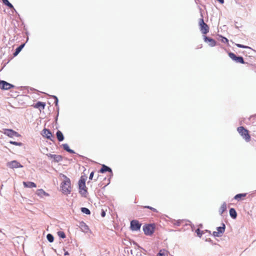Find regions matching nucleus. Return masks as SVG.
<instances>
[{
  "mask_svg": "<svg viewBox=\"0 0 256 256\" xmlns=\"http://www.w3.org/2000/svg\"><path fill=\"white\" fill-rule=\"evenodd\" d=\"M60 177L63 178V181L60 184L62 192L66 195L70 194L72 191L71 182L70 179L64 174H60Z\"/></svg>",
  "mask_w": 256,
  "mask_h": 256,
  "instance_id": "nucleus-1",
  "label": "nucleus"
},
{
  "mask_svg": "<svg viewBox=\"0 0 256 256\" xmlns=\"http://www.w3.org/2000/svg\"><path fill=\"white\" fill-rule=\"evenodd\" d=\"M79 192L82 196L86 197L87 194V188L86 186V179L81 176L78 181Z\"/></svg>",
  "mask_w": 256,
  "mask_h": 256,
  "instance_id": "nucleus-2",
  "label": "nucleus"
},
{
  "mask_svg": "<svg viewBox=\"0 0 256 256\" xmlns=\"http://www.w3.org/2000/svg\"><path fill=\"white\" fill-rule=\"evenodd\" d=\"M237 130L238 133L245 139L246 142H249L250 140V135L248 131L243 126L238 127Z\"/></svg>",
  "mask_w": 256,
  "mask_h": 256,
  "instance_id": "nucleus-3",
  "label": "nucleus"
},
{
  "mask_svg": "<svg viewBox=\"0 0 256 256\" xmlns=\"http://www.w3.org/2000/svg\"><path fill=\"white\" fill-rule=\"evenodd\" d=\"M106 172H109L110 174L108 176V178L107 180V183L104 186V187H105L106 186H107L108 184H110V179L112 175V170H111V168H110L107 166H106L104 164H102V168L98 171V172L102 173V174Z\"/></svg>",
  "mask_w": 256,
  "mask_h": 256,
  "instance_id": "nucleus-4",
  "label": "nucleus"
},
{
  "mask_svg": "<svg viewBox=\"0 0 256 256\" xmlns=\"http://www.w3.org/2000/svg\"><path fill=\"white\" fill-rule=\"evenodd\" d=\"M228 54L230 58L236 63H240L242 64H244L246 63L244 61L243 57L242 56H236V54L232 52H229Z\"/></svg>",
  "mask_w": 256,
  "mask_h": 256,
  "instance_id": "nucleus-5",
  "label": "nucleus"
},
{
  "mask_svg": "<svg viewBox=\"0 0 256 256\" xmlns=\"http://www.w3.org/2000/svg\"><path fill=\"white\" fill-rule=\"evenodd\" d=\"M154 224H146L143 226V230L145 234L147 236H151L154 232Z\"/></svg>",
  "mask_w": 256,
  "mask_h": 256,
  "instance_id": "nucleus-6",
  "label": "nucleus"
},
{
  "mask_svg": "<svg viewBox=\"0 0 256 256\" xmlns=\"http://www.w3.org/2000/svg\"><path fill=\"white\" fill-rule=\"evenodd\" d=\"M3 134L10 138L20 137V135L12 129L4 128L3 129Z\"/></svg>",
  "mask_w": 256,
  "mask_h": 256,
  "instance_id": "nucleus-7",
  "label": "nucleus"
},
{
  "mask_svg": "<svg viewBox=\"0 0 256 256\" xmlns=\"http://www.w3.org/2000/svg\"><path fill=\"white\" fill-rule=\"evenodd\" d=\"M200 30L202 34H206L209 32L208 25L204 22L203 18L200 19L199 22Z\"/></svg>",
  "mask_w": 256,
  "mask_h": 256,
  "instance_id": "nucleus-8",
  "label": "nucleus"
},
{
  "mask_svg": "<svg viewBox=\"0 0 256 256\" xmlns=\"http://www.w3.org/2000/svg\"><path fill=\"white\" fill-rule=\"evenodd\" d=\"M226 228L225 224L222 223V226L218 227L216 231L213 232V236L216 237L221 236L224 233Z\"/></svg>",
  "mask_w": 256,
  "mask_h": 256,
  "instance_id": "nucleus-9",
  "label": "nucleus"
},
{
  "mask_svg": "<svg viewBox=\"0 0 256 256\" xmlns=\"http://www.w3.org/2000/svg\"><path fill=\"white\" fill-rule=\"evenodd\" d=\"M14 86L4 80H0V88L4 90H8Z\"/></svg>",
  "mask_w": 256,
  "mask_h": 256,
  "instance_id": "nucleus-10",
  "label": "nucleus"
},
{
  "mask_svg": "<svg viewBox=\"0 0 256 256\" xmlns=\"http://www.w3.org/2000/svg\"><path fill=\"white\" fill-rule=\"evenodd\" d=\"M141 224L137 220H132L130 222V228L133 231H137L140 228Z\"/></svg>",
  "mask_w": 256,
  "mask_h": 256,
  "instance_id": "nucleus-11",
  "label": "nucleus"
},
{
  "mask_svg": "<svg viewBox=\"0 0 256 256\" xmlns=\"http://www.w3.org/2000/svg\"><path fill=\"white\" fill-rule=\"evenodd\" d=\"M42 135L47 139L53 141L52 138H54V136H52V132L48 129L44 128L42 130Z\"/></svg>",
  "mask_w": 256,
  "mask_h": 256,
  "instance_id": "nucleus-12",
  "label": "nucleus"
},
{
  "mask_svg": "<svg viewBox=\"0 0 256 256\" xmlns=\"http://www.w3.org/2000/svg\"><path fill=\"white\" fill-rule=\"evenodd\" d=\"M204 40L206 42H209L208 44L210 46H214L216 45V41L210 37L204 36Z\"/></svg>",
  "mask_w": 256,
  "mask_h": 256,
  "instance_id": "nucleus-13",
  "label": "nucleus"
},
{
  "mask_svg": "<svg viewBox=\"0 0 256 256\" xmlns=\"http://www.w3.org/2000/svg\"><path fill=\"white\" fill-rule=\"evenodd\" d=\"M7 166L12 168H22V166L18 161H10L7 164Z\"/></svg>",
  "mask_w": 256,
  "mask_h": 256,
  "instance_id": "nucleus-14",
  "label": "nucleus"
},
{
  "mask_svg": "<svg viewBox=\"0 0 256 256\" xmlns=\"http://www.w3.org/2000/svg\"><path fill=\"white\" fill-rule=\"evenodd\" d=\"M36 194L40 198H43L44 196H48L50 194L46 192L42 189H38L36 192Z\"/></svg>",
  "mask_w": 256,
  "mask_h": 256,
  "instance_id": "nucleus-15",
  "label": "nucleus"
},
{
  "mask_svg": "<svg viewBox=\"0 0 256 256\" xmlns=\"http://www.w3.org/2000/svg\"><path fill=\"white\" fill-rule=\"evenodd\" d=\"M46 106V103L42 102H38L36 104H35L34 106V108H39L40 110H44Z\"/></svg>",
  "mask_w": 256,
  "mask_h": 256,
  "instance_id": "nucleus-16",
  "label": "nucleus"
},
{
  "mask_svg": "<svg viewBox=\"0 0 256 256\" xmlns=\"http://www.w3.org/2000/svg\"><path fill=\"white\" fill-rule=\"evenodd\" d=\"M23 184L25 188H32L36 187V184L31 182H24Z\"/></svg>",
  "mask_w": 256,
  "mask_h": 256,
  "instance_id": "nucleus-17",
  "label": "nucleus"
},
{
  "mask_svg": "<svg viewBox=\"0 0 256 256\" xmlns=\"http://www.w3.org/2000/svg\"><path fill=\"white\" fill-rule=\"evenodd\" d=\"M48 158L53 159V160H62V156L60 155H56V154H50L48 155V154H46Z\"/></svg>",
  "mask_w": 256,
  "mask_h": 256,
  "instance_id": "nucleus-18",
  "label": "nucleus"
},
{
  "mask_svg": "<svg viewBox=\"0 0 256 256\" xmlns=\"http://www.w3.org/2000/svg\"><path fill=\"white\" fill-rule=\"evenodd\" d=\"M56 136L57 139L59 142H62V140H64V138L62 132L60 130H58L56 132Z\"/></svg>",
  "mask_w": 256,
  "mask_h": 256,
  "instance_id": "nucleus-19",
  "label": "nucleus"
},
{
  "mask_svg": "<svg viewBox=\"0 0 256 256\" xmlns=\"http://www.w3.org/2000/svg\"><path fill=\"white\" fill-rule=\"evenodd\" d=\"M24 45H25L24 44H22L16 48L13 54L14 56H16L22 50V49L24 47Z\"/></svg>",
  "mask_w": 256,
  "mask_h": 256,
  "instance_id": "nucleus-20",
  "label": "nucleus"
},
{
  "mask_svg": "<svg viewBox=\"0 0 256 256\" xmlns=\"http://www.w3.org/2000/svg\"><path fill=\"white\" fill-rule=\"evenodd\" d=\"M227 206L226 202H224L220 206L219 210V213L222 215L223 213L226 210Z\"/></svg>",
  "mask_w": 256,
  "mask_h": 256,
  "instance_id": "nucleus-21",
  "label": "nucleus"
},
{
  "mask_svg": "<svg viewBox=\"0 0 256 256\" xmlns=\"http://www.w3.org/2000/svg\"><path fill=\"white\" fill-rule=\"evenodd\" d=\"M3 4L6 6L8 8L16 11L13 5L8 0H2Z\"/></svg>",
  "mask_w": 256,
  "mask_h": 256,
  "instance_id": "nucleus-22",
  "label": "nucleus"
},
{
  "mask_svg": "<svg viewBox=\"0 0 256 256\" xmlns=\"http://www.w3.org/2000/svg\"><path fill=\"white\" fill-rule=\"evenodd\" d=\"M230 216L234 219H235L237 216L236 212L234 208H231L230 210Z\"/></svg>",
  "mask_w": 256,
  "mask_h": 256,
  "instance_id": "nucleus-23",
  "label": "nucleus"
},
{
  "mask_svg": "<svg viewBox=\"0 0 256 256\" xmlns=\"http://www.w3.org/2000/svg\"><path fill=\"white\" fill-rule=\"evenodd\" d=\"M246 196V194H238L235 196L234 197V198L238 200H240L242 199H243Z\"/></svg>",
  "mask_w": 256,
  "mask_h": 256,
  "instance_id": "nucleus-24",
  "label": "nucleus"
},
{
  "mask_svg": "<svg viewBox=\"0 0 256 256\" xmlns=\"http://www.w3.org/2000/svg\"><path fill=\"white\" fill-rule=\"evenodd\" d=\"M50 97L52 98L54 100V103L56 107H58V97L54 95L50 96Z\"/></svg>",
  "mask_w": 256,
  "mask_h": 256,
  "instance_id": "nucleus-25",
  "label": "nucleus"
},
{
  "mask_svg": "<svg viewBox=\"0 0 256 256\" xmlns=\"http://www.w3.org/2000/svg\"><path fill=\"white\" fill-rule=\"evenodd\" d=\"M81 210L83 213L86 214H90V210L86 208H81Z\"/></svg>",
  "mask_w": 256,
  "mask_h": 256,
  "instance_id": "nucleus-26",
  "label": "nucleus"
},
{
  "mask_svg": "<svg viewBox=\"0 0 256 256\" xmlns=\"http://www.w3.org/2000/svg\"><path fill=\"white\" fill-rule=\"evenodd\" d=\"M10 143L11 144H12L14 145H15V146H23V144L20 142H17L11 140L10 142Z\"/></svg>",
  "mask_w": 256,
  "mask_h": 256,
  "instance_id": "nucleus-27",
  "label": "nucleus"
},
{
  "mask_svg": "<svg viewBox=\"0 0 256 256\" xmlns=\"http://www.w3.org/2000/svg\"><path fill=\"white\" fill-rule=\"evenodd\" d=\"M46 238L50 242H54V238L52 234H48L46 236Z\"/></svg>",
  "mask_w": 256,
  "mask_h": 256,
  "instance_id": "nucleus-28",
  "label": "nucleus"
},
{
  "mask_svg": "<svg viewBox=\"0 0 256 256\" xmlns=\"http://www.w3.org/2000/svg\"><path fill=\"white\" fill-rule=\"evenodd\" d=\"M57 234L58 236L61 238H66V234L62 231H59L57 232Z\"/></svg>",
  "mask_w": 256,
  "mask_h": 256,
  "instance_id": "nucleus-29",
  "label": "nucleus"
},
{
  "mask_svg": "<svg viewBox=\"0 0 256 256\" xmlns=\"http://www.w3.org/2000/svg\"><path fill=\"white\" fill-rule=\"evenodd\" d=\"M182 222V220H174L172 223L175 226H180Z\"/></svg>",
  "mask_w": 256,
  "mask_h": 256,
  "instance_id": "nucleus-30",
  "label": "nucleus"
},
{
  "mask_svg": "<svg viewBox=\"0 0 256 256\" xmlns=\"http://www.w3.org/2000/svg\"><path fill=\"white\" fill-rule=\"evenodd\" d=\"M62 148H63L66 150V152H68V150H70V147L68 146V145L67 144H62Z\"/></svg>",
  "mask_w": 256,
  "mask_h": 256,
  "instance_id": "nucleus-31",
  "label": "nucleus"
},
{
  "mask_svg": "<svg viewBox=\"0 0 256 256\" xmlns=\"http://www.w3.org/2000/svg\"><path fill=\"white\" fill-rule=\"evenodd\" d=\"M236 46L238 48H250L248 46H244V45H243V44H236Z\"/></svg>",
  "mask_w": 256,
  "mask_h": 256,
  "instance_id": "nucleus-32",
  "label": "nucleus"
},
{
  "mask_svg": "<svg viewBox=\"0 0 256 256\" xmlns=\"http://www.w3.org/2000/svg\"><path fill=\"white\" fill-rule=\"evenodd\" d=\"M196 232L198 236H199L200 237H201L202 234H203L202 232L199 228H198L196 230Z\"/></svg>",
  "mask_w": 256,
  "mask_h": 256,
  "instance_id": "nucleus-33",
  "label": "nucleus"
},
{
  "mask_svg": "<svg viewBox=\"0 0 256 256\" xmlns=\"http://www.w3.org/2000/svg\"><path fill=\"white\" fill-rule=\"evenodd\" d=\"M164 250H160L159 252L157 254L156 256H164Z\"/></svg>",
  "mask_w": 256,
  "mask_h": 256,
  "instance_id": "nucleus-34",
  "label": "nucleus"
},
{
  "mask_svg": "<svg viewBox=\"0 0 256 256\" xmlns=\"http://www.w3.org/2000/svg\"><path fill=\"white\" fill-rule=\"evenodd\" d=\"M56 110H57V114H56V121H57L58 118V114H59L60 108H59V106H58V107H56Z\"/></svg>",
  "mask_w": 256,
  "mask_h": 256,
  "instance_id": "nucleus-35",
  "label": "nucleus"
},
{
  "mask_svg": "<svg viewBox=\"0 0 256 256\" xmlns=\"http://www.w3.org/2000/svg\"><path fill=\"white\" fill-rule=\"evenodd\" d=\"M222 42L224 43L228 42V40L225 37H222Z\"/></svg>",
  "mask_w": 256,
  "mask_h": 256,
  "instance_id": "nucleus-36",
  "label": "nucleus"
},
{
  "mask_svg": "<svg viewBox=\"0 0 256 256\" xmlns=\"http://www.w3.org/2000/svg\"><path fill=\"white\" fill-rule=\"evenodd\" d=\"M94 172H92L90 174V177H89V178H90V180H92V179L93 176H94Z\"/></svg>",
  "mask_w": 256,
  "mask_h": 256,
  "instance_id": "nucleus-37",
  "label": "nucleus"
},
{
  "mask_svg": "<svg viewBox=\"0 0 256 256\" xmlns=\"http://www.w3.org/2000/svg\"><path fill=\"white\" fill-rule=\"evenodd\" d=\"M101 216L102 217H104L105 216H106V212H104V210H102V213H101Z\"/></svg>",
  "mask_w": 256,
  "mask_h": 256,
  "instance_id": "nucleus-38",
  "label": "nucleus"
},
{
  "mask_svg": "<svg viewBox=\"0 0 256 256\" xmlns=\"http://www.w3.org/2000/svg\"><path fill=\"white\" fill-rule=\"evenodd\" d=\"M68 152H70V154H75V152H74V150H72V149H70V148L69 150L68 151Z\"/></svg>",
  "mask_w": 256,
  "mask_h": 256,
  "instance_id": "nucleus-39",
  "label": "nucleus"
},
{
  "mask_svg": "<svg viewBox=\"0 0 256 256\" xmlns=\"http://www.w3.org/2000/svg\"><path fill=\"white\" fill-rule=\"evenodd\" d=\"M150 210H152L154 212H157V210L152 207V208H150Z\"/></svg>",
  "mask_w": 256,
  "mask_h": 256,
  "instance_id": "nucleus-40",
  "label": "nucleus"
},
{
  "mask_svg": "<svg viewBox=\"0 0 256 256\" xmlns=\"http://www.w3.org/2000/svg\"><path fill=\"white\" fill-rule=\"evenodd\" d=\"M220 4L224 3V0H217Z\"/></svg>",
  "mask_w": 256,
  "mask_h": 256,
  "instance_id": "nucleus-41",
  "label": "nucleus"
},
{
  "mask_svg": "<svg viewBox=\"0 0 256 256\" xmlns=\"http://www.w3.org/2000/svg\"><path fill=\"white\" fill-rule=\"evenodd\" d=\"M78 156V158H84V157L82 156H81V155H80V154H77Z\"/></svg>",
  "mask_w": 256,
  "mask_h": 256,
  "instance_id": "nucleus-42",
  "label": "nucleus"
},
{
  "mask_svg": "<svg viewBox=\"0 0 256 256\" xmlns=\"http://www.w3.org/2000/svg\"><path fill=\"white\" fill-rule=\"evenodd\" d=\"M152 207L150 206H144V208H148V209H150V208H152Z\"/></svg>",
  "mask_w": 256,
  "mask_h": 256,
  "instance_id": "nucleus-43",
  "label": "nucleus"
},
{
  "mask_svg": "<svg viewBox=\"0 0 256 256\" xmlns=\"http://www.w3.org/2000/svg\"><path fill=\"white\" fill-rule=\"evenodd\" d=\"M86 160H90V158H86Z\"/></svg>",
  "mask_w": 256,
  "mask_h": 256,
  "instance_id": "nucleus-44",
  "label": "nucleus"
}]
</instances>
